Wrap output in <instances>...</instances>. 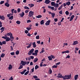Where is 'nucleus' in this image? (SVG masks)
<instances>
[{
    "label": "nucleus",
    "mask_w": 80,
    "mask_h": 80,
    "mask_svg": "<svg viewBox=\"0 0 80 80\" xmlns=\"http://www.w3.org/2000/svg\"><path fill=\"white\" fill-rule=\"evenodd\" d=\"M38 60V58H36L34 59L33 60V62L34 63H36Z\"/></svg>",
    "instance_id": "nucleus-14"
},
{
    "label": "nucleus",
    "mask_w": 80,
    "mask_h": 80,
    "mask_svg": "<svg viewBox=\"0 0 80 80\" xmlns=\"http://www.w3.org/2000/svg\"><path fill=\"white\" fill-rule=\"evenodd\" d=\"M48 8H50L51 10H54V7H51L50 6H48Z\"/></svg>",
    "instance_id": "nucleus-11"
},
{
    "label": "nucleus",
    "mask_w": 80,
    "mask_h": 80,
    "mask_svg": "<svg viewBox=\"0 0 80 80\" xmlns=\"http://www.w3.org/2000/svg\"><path fill=\"white\" fill-rule=\"evenodd\" d=\"M30 22H31V21L30 20H28L27 21V23H30Z\"/></svg>",
    "instance_id": "nucleus-55"
},
{
    "label": "nucleus",
    "mask_w": 80,
    "mask_h": 80,
    "mask_svg": "<svg viewBox=\"0 0 80 80\" xmlns=\"http://www.w3.org/2000/svg\"><path fill=\"white\" fill-rule=\"evenodd\" d=\"M29 71H27L24 74V75H28V73H29Z\"/></svg>",
    "instance_id": "nucleus-36"
},
{
    "label": "nucleus",
    "mask_w": 80,
    "mask_h": 80,
    "mask_svg": "<svg viewBox=\"0 0 80 80\" xmlns=\"http://www.w3.org/2000/svg\"><path fill=\"white\" fill-rule=\"evenodd\" d=\"M39 51L38 50H36L35 51V52L37 54H38V52Z\"/></svg>",
    "instance_id": "nucleus-49"
},
{
    "label": "nucleus",
    "mask_w": 80,
    "mask_h": 80,
    "mask_svg": "<svg viewBox=\"0 0 80 80\" xmlns=\"http://www.w3.org/2000/svg\"><path fill=\"white\" fill-rule=\"evenodd\" d=\"M59 13L60 14H62L63 13L62 10H61L59 12Z\"/></svg>",
    "instance_id": "nucleus-51"
},
{
    "label": "nucleus",
    "mask_w": 80,
    "mask_h": 80,
    "mask_svg": "<svg viewBox=\"0 0 80 80\" xmlns=\"http://www.w3.org/2000/svg\"><path fill=\"white\" fill-rule=\"evenodd\" d=\"M58 25L59 26H60L61 25V24H62V23L61 22H59L58 23Z\"/></svg>",
    "instance_id": "nucleus-63"
},
{
    "label": "nucleus",
    "mask_w": 80,
    "mask_h": 80,
    "mask_svg": "<svg viewBox=\"0 0 80 80\" xmlns=\"http://www.w3.org/2000/svg\"><path fill=\"white\" fill-rule=\"evenodd\" d=\"M63 8V5H62L61 6H60L58 8V10H60V9Z\"/></svg>",
    "instance_id": "nucleus-35"
},
{
    "label": "nucleus",
    "mask_w": 80,
    "mask_h": 80,
    "mask_svg": "<svg viewBox=\"0 0 80 80\" xmlns=\"http://www.w3.org/2000/svg\"><path fill=\"white\" fill-rule=\"evenodd\" d=\"M6 42H9L10 40H11L10 38L9 37H8L7 38H6Z\"/></svg>",
    "instance_id": "nucleus-19"
},
{
    "label": "nucleus",
    "mask_w": 80,
    "mask_h": 80,
    "mask_svg": "<svg viewBox=\"0 0 80 80\" xmlns=\"http://www.w3.org/2000/svg\"><path fill=\"white\" fill-rule=\"evenodd\" d=\"M16 23L18 25H20L21 23V21H17L16 22Z\"/></svg>",
    "instance_id": "nucleus-29"
},
{
    "label": "nucleus",
    "mask_w": 80,
    "mask_h": 80,
    "mask_svg": "<svg viewBox=\"0 0 80 80\" xmlns=\"http://www.w3.org/2000/svg\"><path fill=\"white\" fill-rule=\"evenodd\" d=\"M5 55V54L4 53H2L1 55V58H3Z\"/></svg>",
    "instance_id": "nucleus-27"
},
{
    "label": "nucleus",
    "mask_w": 80,
    "mask_h": 80,
    "mask_svg": "<svg viewBox=\"0 0 80 80\" xmlns=\"http://www.w3.org/2000/svg\"><path fill=\"white\" fill-rule=\"evenodd\" d=\"M7 38V37H4V36L2 37V38L4 39H6Z\"/></svg>",
    "instance_id": "nucleus-54"
},
{
    "label": "nucleus",
    "mask_w": 80,
    "mask_h": 80,
    "mask_svg": "<svg viewBox=\"0 0 80 80\" xmlns=\"http://www.w3.org/2000/svg\"><path fill=\"white\" fill-rule=\"evenodd\" d=\"M34 14V12L32 11H30L29 12L28 16L29 17H32V16L33 17V15Z\"/></svg>",
    "instance_id": "nucleus-3"
},
{
    "label": "nucleus",
    "mask_w": 80,
    "mask_h": 80,
    "mask_svg": "<svg viewBox=\"0 0 80 80\" xmlns=\"http://www.w3.org/2000/svg\"><path fill=\"white\" fill-rule=\"evenodd\" d=\"M28 5L30 6V8H32L34 6V5L32 4H29Z\"/></svg>",
    "instance_id": "nucleus-24"
},
{
    "label": "nucleus",
    "mask_w": 80,
    "mask_h": 80,
    "mask_svg": "<svg viewBox=\"0 0 80 80\" xmlns=\"http://www.w3.org/2000/svg\"><path fill=\"white\" fill-rule=\"evenodd\" d=\"M65 14L67 15H69V12H68V11H66Z\"/></svg>",
    "instance_id": "nucleus-41"
},
{
    "label": "nucleus",
    "mask_w": 80,
    "mask_h": 80,
    "mask_svg": "<svg viewBox=\"0 0 80 80\" xmlns=\"http://www.w3.org/2000/svg\"><path fill=\"white\" fill-rule=\"evenodd\" d=\"M32 46V43H30L29 44V45L27 46V48H31V47Z\"/></svg>",
    "instance_id": "nucleus-22"
},
{
    "label": "nucleus",
    "mask_w": 80,
    "mask_h": 80,
    "mask_svg": "<svg viewBox=\"0 0 80 80\" xmlns=\"http://www.w3.org/2000/svg\"><path fill=\"white\" fill-rule=\"evenodd\" d=\"M78 75L77 74L75 75L74 76V79L75 80H76L77 79V78H78Z\"/></svg>",
    "instance_id": "nucleus-21"
},
{
    "label": "nucleus",
    "mask_w": 80,
    "mask_h": 80,
    "mask_svg": "<svg viewBox=\"0 0 80 80\" xmlns=\"http://www.w3.org/2000/svg\"><path fill=\"white\" fill-rule=\"evenodd\" d=\"M66 5L68 6L70 5V2H68L67 3H66Z\"/></svg>",
    "instance_id": "nucleus-44"
},
{
    "label": "nucleus",
    "mask_w": 80,
    "mask_h": 80,
    "mask_svg": "<svg viewBox=\"0 0 80 80\" xmlns=\"http://www.w3.org/2000/svg\"><path fill=\"white\" fill-rule=\"evenodd\" d=\"M39 68V66L38 65H36L35 66V70H37Z\"/></svg>",
    "instance_id": "nucleus-32"
},
{
    "label": "nucleus",
    "mask_w": 80,
    "mask_h": 80,
    "mask_svg": "<svg viewBox=\"0 0 80 80\" xmlns=\"http://www.w3.org/2000/svg\"><path fill=\"white\" fill-rule=\"evenodd\" d=\"M51 1L49 0H46L45 1V3H46V4H50V2H51Z\"/></svg>",
    "instance_id": "nucleus-7"
},
{
    "label": "nucleus",
    "mask_w": 80,
    "mask_h": 80,
    "mask_svg": "<svg viewBox=\"0 0 80 80\" xmlns=\"http://www.w3.org/2000/svg\"><path fill=\"white\" fill-rule=\"evenodd\" d=\"M36 39H39V38H40V36L39 35H38V36H36Z\"/></svg>",
    "instance_id": "nucleus-45"
},
{
    "label": "nucleus",
    "mask_w": 80,
    "mask_h": 80,
    "mask_svg": "<svg viewBox=\"0 0 80 80\" xmlns=\"http://www.w3.org/2000/svg\"><path fill=\"white\" fill-rule=\"evenodd\" d=\"M49 72H50V74H51L52 73V71L51 69V68H50L49 70Z\"/></svg>",
    "instance_id": "nucleus-33"
},
{
    "label": "nucleus",
    "mask_w": 80,
    "mask_h": 80,
    "mask_svg": "<svg viewBox=\"0 0 80 80\" xmlns=\"http://www.w3.org/2000/svg\"><path fill=\"white\" fill-rule=\"evenodd\" d=\"M30 58H31V59H33L34 58V57L33 56H31Z\"/></svg>",
    "instance_id": "nucleus-60"
},
{
    "label": "nucleus",
    "mask_w": 80,
    "mask_h": 80,
    "mask_svg": "<svg viewBox=\"0 0 80 80\" xmlns=\"http://www.w3.org/2000/svg\"><path fill=\"white\" fill-rule=\"evenodd\" d=\"M19 15L22 18L24 16L25 13L24 12H22V13H19Z\"/></svg>",
    "instance_id": "nucleus-9"
},
{
    "label": "nucleus",
    "mask_w": 80,
    "mask_h": 80,
    "mask_svg": "<svg viewBox=\"0 0 80 80\" xmlns=\"http://www.w3.org/2000/svg\"><path fill=\"white\" fill-rule=\"evenodd\" d=\"M16 54L17 55H18L19 54V51L18 50L16 52Z\"/></svg>",
    "instance_id": "nucleus-37"
},
{
    "label": "nucleus",
    "mask_w": 80,
    "mask_h": 80,
    "mask_svg": "<svg viewBox=\"0 0 80 80\" xmlns=\"http://www.w3.org/2000/svg\"><path fill=\"white\" fill-rule=\"evenodd\" d=\"M45 23V21L44 20H42L40 21V24L41 25H43Z\"/></svg>",
    "instance_id": "nucleus-16"
},
{
    "label": "nucleus",
    "mask_w": 80,
    "mask_h": 80,
    "mask_svg": "<svg viewBox=\"0 0 80 80\" xmlns=\"http://www.w3.org/2000/svg\"><path fill=\"white\" fill-rule=\"evenodd\" d=\"M25 32L26 34H27L28 33V31L27 30H25Z\"/></svg>",
    "instance_id": "nucleus-52"
},
{
    "label": "nucleus",
    "mask_w": 80,
    "mask_h": 80,
    "mask_svg": "<svg viewBox=\"0 0 80 80\" xmlns=\"http://www.w3.org/2000/svg\"><path fill=\"white\" fill-rule=\"evenodd\" d=\"M51 57L53 59H54V58H55V56H53V55H51Z\"/></svg>",
    "instance_id": "nucleus-58"
},
{
    "label": "nucleus",
    "mask_w": 80,
    "mask_h": 80,
    "mask_svg": "<svg viewBox=\"0 0 80 80\" xmlns=\"http://www.w3.org/2000/svg\"><path fill=\"white\" fill-rule=\"evenodd\" d=\"M34 51V49L32 48L30 50L29 52H28V55H32V53Z\"/></svg>",
    "instance_id": "nucleus-4"
},
{
    "label": "nucleus",
    "mask_w": 80,
    "mask_h": 80,
    "mask_svg": "<svg viewBox=\"0 0 80 80\" xmlns=\"http://www.w3.org/2000/svg\"><path fill=\"white\" fill-rule=\"evenodd\" d=\"M10 48H11V50H13V47L12 46H10Z\"/></svg>",
    "instance_id": "nucleus-64"
},
{
    "label": "nucleus",
    "mask_w": 80,
    "mask_h": 80,
    "mask_svg": "<svg viewBox=\"0 0 80 80\" xmlns=\"http://www.w3.org/2000/svg\"><path fill=\"white\" fill-rule=\"evenodd\" d=\"M21 63L22 66H24L26 65V62L24 61L23 60H21Z\"/></svg>",
    "instance_id": "nucleus-5"
},
{
    "label": "nucleus",
    "mask_w": 80,
    "mask_h": 80,
    "mask_svg": "<svg viewBox=\"0 0 80 80\" xmlns=\"http://www.w3.org/2000/svg\"><path fill=\"white\" fill-rule=\"evenodd\" d=\"M78 44V41H75L73 42V43L72 44L73 45H75Z\"/></svg>",
    "instance_id": "nucleus-8"
},
{
    "label": "nucleus",
    "mask_w": 80,
    "mask_h": 80,
    "mask_svg": "<svg viewBox=\"0 0 80 80\" xmlns=\"http://www.w3.org/2000/svg\"><path fill=\"white\" fill-rule=\"evenodd\" d=\"M5 29V27H2L1 28L0 30H1V31H4Z\"/></svg>",
    "instance_id": "nucleus-30"
},
{
    "label": "nucleus",
    "mask_w": 80,
    "mask_h": 80,
    "mask_svg": "<svg viewBox=\"0 0 80 80\" xmlns=\"http://www.w3.org/2000/svg\"><path fill=\"white\" fill-rule=\"evenodd\" d=\"M70 53V51H69V50H66V51H64L62 52V54H64V53Z\"/></svg>",
    "instance_id": "nucleus-12"
},
{
    "label": "nucleus",
    "mask_w": 80,
    "mask_h": 80,
    "mask_svg": "<svg viewBox=\"0 0 80 80\" xmlns=\"http://www.w3.org/2000/svg\"><path fill=\"white\" fill-rule=\"evenodd\" d=\"M32 55H34V56H38V54H37L36 53L32 52Z\"/></svg>",
    "instance_id": "nucleus-38"
},
{
    "label": "nucleus",
    "mask_w": 80,
    "mask_h": 80,
    "mask_svg": "<svg viewBox=\"0 0 80 80\" xmlns=\"http://www.w3.org/2000/svg\"><path fill=\"white\" fill-rule=\"evenodd\" d=\"M21 11V10L20 8L18 9V12H20Z\"/></svg>",
    "instance_id": "nucleus-53"
},
{
    "label": "nucleus",
    "mask_w": 80,
    "mask_h": 80,
    "mask_svg": "<svg viewBox=\"0 0 80 80\" xmlns=\"http://www.w3.org/2000/svg\"><path fill=\"white\" fill-rule=\"evenodd\" d=\"M2 44H6V41H3L2 42Z\"/></svg>",
    "instance_id": "nucleus-46"
},
{
    "label": "nucleus",
    "mask_w": 80,
    "mask_h": 80,
    "mask_svg": "<svg viewBox=\"0 0 80 80\" xmlns=\"http://www.w3.org/2000/svg\"><path fill=\"white\" fill-rule=\"evenodd\" d=\"M33 78H38V77L37 76H35V75H33Z\"/></svg>",
    "instance_id": "nucleus-43"
},
{
    "label": "nucleus",
    "mask_w": 80,
    "mask_h": 80,
    "mask_svg": "<svg viewBox=\"0 0 80 80\" xmlns=\"http://www.w3.org/2000/svg\"><path fill=\"white\" fill-rule=\"evenodd\" d=\"M51 22V20H49L47 21L45 23V24L46 25H49L50 24Z\"/></svg>",
    "instance_id": "nucleus-6"
},
{
    "label": "nucleus",
    "mask_w": 80,
    "mask_h": 80,
    "mask_svg": "<svg viewBox=\"0 0 80 80\" xmlns=\"http://www.w3.org/2000/svg\"><path fill=\"white\" fill-rule=\"evenodd\" d=\"M13 15V13L12 14L9 13V14H7V17L8 18V19L9 20H12L13 19V16H12V15Z\"/></svg>",
    "instance_id": "nucleus-2"
},
{
    "label": "nucleus",
    "mask_w": 80,
    "mask_h": 80,
    "mask_svg": "<svg viewBox=\"0 0 80 80\" xmlns=\"http://www.w3.org/2000/svg\"><path fill=\"white\" fill-rule=\"evenodd\" d=\"M9 80H13V78H12V76H11V78H10Z\"/></svg>",
    "instance_id": "nucleus-62"
},
{
    "label": "nucleus",
    "mask_w": 80,
    "mask_h": 80,
    "mask_svg": "<svg viewBox=\"0 0 80 80\" xmlns=\"http://www.w3.org/2000/svg\"><path fill=\"white\" fill-rule=\"evenodd\" d=\"M57 77L58 78H62L64 80L70 79L72 77V76L71 75H67L63 76H62V75L60 73H59Z\"/></svg>",
    "instance_id": "nucleus-1"
},
{
    "label": "nucleus",
    "mask_w": 80,
    "mask_h": 80,
    "mask_svg": "<svg viewBox=\"0 0 80 80\" xmlns=\"http://www.w3.org/2000/svg\"><path fill=\"white\" fill-rule=\"evenodd\" d=\"M37 18H42V16L41 15H38V16L36 17Z\"/></svg>",
    "instance_id": "nucleus-31"
},
{
    "label": "nucleus",
    "mask_w": 80,
    "mask_h": 80,
    "mask_svg": "<svg viewBox=\"0 0 80 80\" xmlns=\"http://www.w3.org/2000/svg\"><path fill=\"white\" fill-rule=\"evenodd\" d=\"M23 68V66L22 65H20V66L19 67V68H18V69H20L22 68Z\"/></svg>",
    "instance_id": "nucleus-34"
},
{
    "label": "nucleus",
    "mask_w": 80,
    "mask_h": 80,
    "mask_svg": "<svg viewBox=\"0 0 80 80\" xmlns=\"http://www.w3.org/2000/svg\"><path fill=\"white\" fill-rule=\"evenodd\" d=\"M29 12V11L28 10H26V11H25V12L26 13H28Z\"/></svg>",
    "instance_id": "nucleus-56"
},
{
    "label": "nucleus",
    "mask_w": 80,
    "mask_h": 80,
    "mask_svg": "<svg viewBox=\"0 0 80 80\" xmlns=\"http://www.w3.org/2000/svg\"><path fill=\"white\" fill-rule=\"evenodd\" d=\"M54 21L55 22H57L58 21V19L57 18L54 19Z\"/></svg>",
    "instance_id": "nucleus-57"
},
{
    "label": "nucleus",
    "mask_w": 80,
    "mask_h": 80,
    "mask_svg": "<svg viewBox=\"0 0 80 80\" xmlns=\"http://www.w3.org/2000/svg\"><path fill=\"white\" fill-rule=\"evenodd\" d=\"M45 50H42L40 52V53H43L44 52H45Z\"/></svg>",
    "instance_id": "nucleus-50"
},
{
    "label": "nucleus",
    "mask_w": 80,
    "mask_h": 80,
    "mask_svg": "<svg viewBox=\"0 0 80 80\" xmlns=\"http://www.w3.org/2000/svg\"><path fill=\"white\" fill-rule=\"evenodd\" d=\"M58 67V65L56 66V65H54L53 66H52V68H57Z\"/></svg>",
    "instance_id": "nucleus-42"
},
{
    "label": "nucleus",
    "mask_w": 80,
    "mask_h": 80,
    "mask_svg": "<svg viewBox=\"0 0 80 80\" xmlns=\"http://www.w3.org/2000/svg\"><path fill=\"white\" fill-rule=\"evenodd\" d=\"M24 8L25 9H28V10L29 9V7H28L27 6L24 7Z\"/></svg>",
    "instance_id": "nucleus-39"
},
{
    "label": "nucleus",
    "mask_w": 80,
    "mask_h": 80,
    "mask_svg": "<svg viewBox=\"0 0 80 80\" xmlns=\"http://www.w3.org/2000/svg\"><path fill=\"white\" fill-rule=\"evenodd\" d=\"M12 68V66L11 64H10L9 65V67H8V69L9 70H10Z\"/></svg>",
    "instance_id": "nucleus-26"
},
{
    "label": "nucleus",
    "mask_w": 80,
    "mask_h": 80,
    "mask_svg": "<svg viewBox=\"0 0 80 80\" xmlns=\"http://www.w3.org/2000/svg\"><path fill=\"white\" fill-rule=\"evenodd\" d=\"M27 36H28L29 37H31V34L29 33H28V34H27Z\"/></svg>",
    "instance_id": "nucleus-59"
},
{
    "label": "nucleus",
    "mask_w": 80,
    "mask_h": 80,
    "mask_svg": "<svg viewBox=\"0 0 80 80\" xmlns=\"http://www.w3.org/2000/svg\"><path fill=\"white\" fill-rule=\"evenodd\" d=\"M32 45L33 46V48H36L37 47V45L35 42L32 43Z\"/></svg>",
    "instance_id": "nucleus-10"
},
{
    "label": "nucleus",
    "mask_w": 80,
    "mask_h": 80,
    "mask_svg": "<svg viewBox=\"0 0 80 80\" xmlns=\"http://www.w3.org/2000/svg\"><path fill=\"white\" fill-rule=\"evenodd\" d=\"M5 6L7 7H9L10 6V4H9L8 2H6L5 4Z\"/></svg>",
    "instance_id": "nucleus-13"
},
{
    "label": "nucleus",
    "mask_w": 80,
    "mask_h": 80,
    "mask_svg": "<svg viewBox=\"0 0 80 80\" xmlns=\"http://www.w3.org/2000/svg\"><path fill=\"white\" fill-rule=\"evenodd\" d=\"M70 58V55H68L67 56V57H66V58Z\"/></svg>",
    "instance_id": "nucleus-61"
},
{
    "label": "nucleus",
    "mask_w": 80,
    "mask_h": 80,
    "mask_svg": "<svg viewBox=\"0 0 80 80\" xmlns=\"http://www.w3.org/2000/svg\"><path fill=\"white\" fill-rule=\"evenodd\" d=\"M74 17H75V16H74V15H72L71 17V18L70 20V21H72L73 20V19L74 18Z\"/></svg>",
    "instance_id": "nucleus-15"
},
{
    "label": "nucleus",
    "mask_w": 80,
    "mask_h": 80,
    "mask_svg": "<svg viewBox=\"0 0 80 80\" xmlns=\"http://www.w3.org/2000/svg\"><path fill=\"white\" fill-rule=\"evenodd\" d=\"M10 38L11 39H14V37L12 36V33H11V35H10Z\"/></svg>",
    "instance_id": "nucleus-25"
},
{
    "label": "nucleus",
    "mask_w": 80,
    "mask_h": 80,
    "mask_svg": "<svg viewBox=\"0 0 80 80\" xmlns=\"http://www.w3.org/2000/svg\"><path fill=\"white\" fill-rule=\"evenodd\" d=\"M10 54L12 55H14L15 54V52H11Z\"/></svg>",
    "instance_id": "nucleus-47"
},
{
    "label": "nucleus",
    "mask_w": 80,
    "mask_h": 80,
    "mask_svg": "<svg viewBox=\"0 0 80 80\" xmlns=\"http://www.w3.org/2000/svg\"><path fill=\"white\" fill-rule=\"evenodd\" d=\"M31 29V28H27L26 29L28 30V31H30Z\"/></svg>",
    "instance_id": "nucleus-48"
},
{
    "label": "nucleus",
    "mask_w": 80,
    "mask_h": 80,
    "mask_svg": "<svg viewBox=\"0 0 80 80\" xmlns=\"http://www.w3.org/2000/svg\"><path fill=\"white\" fill-rule=\"evenodd\" d=\"M48 59L49 61H51L52 60V57L50 56L48 57Z\"/></svg>",
    "instance_id": "nucleus-28"
},
{
    "label": "nucleus",
    "mask_w": 80,
    "mask_h": 80,
    "mask_svg": "<svg viewBox=\"0 0 80 80\" xmlns=\"http://www.w3.org/2000/svg\"><path fill=\"white\" fill-rule=\"evenodd\" d=\"M0 19L2 20H4L5 19V17L3 16H2L1 17V16H0Z\"/></svg>",
    "instance_id": "nucleus-20"
},
{
    "label": "nucleus",
    "mask_w": 80,
    "mask_h": 80,
    "mask_svg": "<svg viewBox=\"0 0 80 80\" xmlns=\"http://www.w3.org/2000/svg\"><path fill=\"white\" fill-rule=\"evenodd\" d=\"M51 15L52 18H54L55 16V13H52Z\"/></svg>",
    "instance_id": "nucleus-18"
},
{
    "label": "nucleus",
    "mask_w": 80,
    "mask_h": 80,
    "mask_svg": "<svg viewBox=\"0 0 80 80\" xmlns=\"http://www.w3.org/2000/svg\"><path fill=\"white\" fill-rule=\"evenodd\" d=\"M55 2H51V5L52 6H54L55 5Z\"/></svg>",
    "instance_id": "nucleus-23"
},
{
    "label": "nucleus",
    "mask_w": 80,
    "mask_h": 80,
    "mask_svg": "<svg viewBox=\"0 0 80 80\" xmlns=\"http://www.w3.org/2000/svg\"><path fill=\"white\" fill-rule=\"evenodd\" d=\"M58 6H59V4L58 3H56L54 6V7L55 8H57L58 7Z\"/></svg>",
    "instance_id": "nucleus-17"
},
{
    "label": "nucleus",
    "mask_w": 80,
    "mask_h": 80,
    "mask_svg": "<svg viewBox=\"0 0 80 80\" xmlns=\"http://www.w3.org/2000/svg\"><path fill=\"white\" fill-rule=\"evenodd\" d=\"M5 2V1H1L0 2V4L2 5Z\"/></svg>",
    "instance_id": "nucleus-40"
}]
</instances>
